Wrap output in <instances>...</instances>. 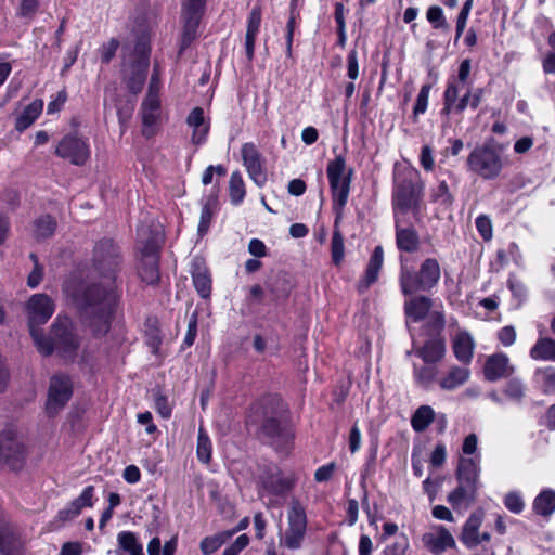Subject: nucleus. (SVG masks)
<instances>
[{
    "mask_svg": "<svg viewBox=\"0 0 555 555\" xmlns=\"http://www.w3.org/2000/svg\"><path fill=\"white\" fill-rule=\"evenodd\" d=\"M30 258L33 259L34 261V269L33 271L29 273L28 275V279H27V285L30 287V288H36L40 282L42 281V278H43V269L42 267L39 264L38 262V258L35 254H31L30 255Z\"/></svg>",
    "mask_w": 555,
    "mask_h": 555,
    "instance_id": "nucleus-53",
    "label": "nucleus"
},
{
    "mask_svg": "<svg viewBox=\"0 0 555 555\" xmlns=\"http://www.w3.org/2000/svg\"><path fill=\"white\" fill-rule=\"evenodd\" d=\"M384 262V249L380 245L376 246L370 257L365 274L358 284L359 292H365L376 282Z\"/></svg>",
    "mask_w": 555,
    "mask_h": 555,
    "instance_id": "nucleus-25",
    "label": "nucleus"
},
{
    "mask_svg": "<svg viewBox=\"0 0 555 555\" xmlns=\"http://www.w3.org/2000/svg\"><path fill=\"white\" fill-rule=\"evenodd\" d=\"M133 109H134V103H132V102L127 103L124 107L117 108V116H118V122L120 126L121 134L125 133V131L127 129V124L132 116Z\"/></svg>",
    "mask_w": 555,
    "mask_h": 555,
    "instance_id": "nucleus-57",
    "label": "nucleus"
},
{
    "mask_svg": "<svg viewBox=\"0 0 555 555\" xmlns=\"http://www.w3.org/2000/svg\"><path fill=\"white\" fill-rule=\"evenodd\" d=\"M186 124L192 129V142L202 145L206 142L210 124L202 107H194L186 117Z\"/></svg>",
    "mask_w": 555,
    "mask_h": 555,
    "instance_id": "nucleus-22",
    "label": "nucleus"
},
{
    "mask_svg": "<svg viewBox=\"0 0 555 555\" xmlns=\"http://www.w3.org/2000/svg\"><path fill=\"white\" fill-rule=\"evenodd\" d=\"M476 228L481 237L486 241L491 240L492 237V222L490 218L486 215H480L476 218Z\"/></svg>",
    "mask_w": 555,
    "mask_h": 555,
    "instance_id": "nucleus-54",
    "label": "nucleus"
},
{
    "mask_svg": "<svg viewBox=\"0 0 555 555\" xmlns=\"http://www.w3.org/2000/svg\"><path fill=\"white\" fill-rule=\"evenodd\" d=\"M396 246L400 251L414 253L420 247V235L405 218H395Z\"/></svg>",
    "mask_w": 555,
    "mask_h": 555,
    "instance_id": "nucleus-21",
    "label": "nucleus"
},
{
    "mask_svg": "<svg viewBox=\"0 0 555 555\" xmlns=\"http://www.w3.org/2000/svg\"><path fill=\"white\" fill-rule=\"evenodd\" d=\"M249 543L247 534H241L236 540L228 546L222 555H238Z\"/></svg>",
    "mask_w": 555,
    "mask_h": 555,
    "instance_id": "nucleus-62",
    "label": "nucleus"
},
{
    "mask_svg": "<svg viewBox=\"0 0 555 555\" xmlns=\"http://www.w3.org/2000/svg\"><path fill=\"white\" fill-rule=\"evenodd\" d=\"M279 405L280 401L276 398L268 397L256 403L253 409L256 413L262 412L261 434L270 440L278 452L287 454L293 448L295 434L291 422L283 415Z\"/></svg>",
    "mask_w": 555,
    "mask_h": 555,
    "instance_id": "nucleus-3",
    "label": "nucleus"
},
{
    "mask_svg": "<svg viewBox=\"0 0 555 555\" xmlns=\"http://www.w3.org/2000/svg\"><path fill=\"white\" fill-rule=\"evenodd\" d=\"M533 509L538 515L551 516L555 512V492L550 489L540 492L533 501Z\"/></svg>",
    "mask_w": 555,
    "mask_h": 555,
    "instance_id": "nucleus-38",
    "label": "nucleus"
},
{
    "mask_svg": "<svg viewBox=\"0 0 555 555\" xmlns=\"http://www.w3.org/2000/svg\"><path fill=\"white\" fill-rule=\"evenodd\" d=\"M431 308V300L426 296H416L405 301L404 312L408 319L418 322L423 320Z\"/></svg>",
    "mask_w": 555,
    "mask_h": 555,
    "instance_id": "nucleus-32",
    "label": "nucleus"
},
{
    "mask_svg": "<svg viewBox=\"0 0 555 555\" xmlns=\"http://www.w3.org/2000/svg\"><path fill=\"white\" fill-rule=\"evenodd\" d=\"M503 168L502 154L492 144L476 146L467 157V169L485 180L496 179Z\"/></svg>",
    "mask_w": 555,
    "mask_h": 555,
    "instance_id": "nucleus-9",
    "label": "nucleus"
},
{
    "mask_svg": "<svg viewBox=\"0 0 555 555\" xmlns=\"http://www.w3.org/2000/svg\"><path fill=\"white\" fill-rule=\"evenodd\" d=\"M426 364H435L441 361L446 354L444 340L441 338H433L425 343L422 348L415 350Z\"/></svg>",
    "mask_w": 555,
    "mask_h": 555,
    "instance_id": "nucleus-30",
    "label": "nucleus"
},
{
    "mask_svg": "<svg viewBox=\"0 0 555 555\" xmlns=\"http://www.w3.org/2000/svg\"><path fill=\"white\" fill-rule=\"evenodd\" d=\"M117 544L128 555H144L143 545L132 531H120L117 534Z\"/></svg>",
    "mask_w": 555,
    "mask_h": 555,
    "instance_id": "nucleus-36",
    "label": "nucleus"
},
{
    "mask_svg": "<svg viewBox=\"0 0 555 555\" xmlns=\"http://www.w3.org/2000/svg\"><path fill=\"white\" fill-rule=\"evenodd\" d=\"M420 164L426 171H433L435 168L434 151L429 145H424L420 154Z\"/></svg>",
    "mask_w": 555,
    "mask_h": 555,
    "instance_id": "nucleus-58",
    "label": "nucleus"
},
{
    "mask_svg": "<svg viewBox=\"0 0 555 555\" xmlns=\"http://www.w3.org/2000/svg\"><path fill=\"white\" fill-rule=\"evenodd\" d=\"M340 219L335 218L334 231L331 241V257L336 267H339L345 257L344 236L338 228Z\"/></svg>",
    "mask_w": 555,
    "mask_h": 555,
    "instance_id": "nucleus-40",
    "label": "nucleus"
},
{
    "mask_svg": "<svg viewBox=\"0 0 555 555\" xmlns=\"http://www.w3.org/2000/svg\"><path fill=\"white\" fill-rule=\"evenodd\" d=\"M433 199L441 205H451L453 196L446 181H441L433 193Z\"/></svg>",
    "mask_w": 555,
    "mask_h": 555,
    "instance_id": "nucleus-52",
    "label": "nucleus"
},
{
    "mask_svg": "<svg viewBox=\"0 0 555 555\" xmlns=\"http://www.w3.org/2000/svg\"><path fill=\"white\" fill-rule=\"evenodd\" d=\"M452 348L455 358L463 364L472 362L475 349V341L466 331H459L452 339Z\"/></svg>",
    "mask_w": 555,
    "mask_h": 555,
    "instance_id": "nucleus-26",
    "label": "nucleus"
},
{
    "mask_svg": "<svg viewBox=\"0 0 555 555\" xmlns=\"http://www.w3.org/2000/svg\"><path fill=\"white\" fill-rule=\"evenodd\" d=\"M347 76L351 80H356L359 76L358 52L354 49L347 56Z\"/></svg>",
    "mask_w": 555,
    "mask_h": 555,
    "instance_id": "nucleus-61",
    "label": "nucleus"
},
{
    "mask_svg": "<svg viewBox=\"0 0 555 555\" xmlns=\"http://www.w3.org/2000/svg\"><path fill=\"white\" fill-rule=\"evenodd\" d=\"M54 153L75 166H83L90 158L91 149L87 138L78 133H68L60 140Z\"/></svg>",
    "mask_w": 555,
    "mask_h": 555,
    "instance_id": "nucleus-11",
    "label": "nucleus"
},
{
    "mask_svg": "<svg viewBox=\"0 0 555 555\" xmlns=\"http://www.w3.org/2000/svg\"><path fill=\"white\" fill-rule=\"evenodd\" d=\"M232 537V533H218L211 537H206L201 542V551L205 555H210L216 552L228 539Z\"/></svg>",
    "mask_w": 555,
    "mask_h": 555,
    "instance_id": "nucleus-46",
    "label": "nucleus"
},
{
    "mask_svg": "<svg viewBox=\"0 0 555 555\" xmlns=\"http://www.w3.org/2000/svg\"><path fill=\"white\" fill-rule=\"evenodd\" d=\"M326 173L333 197V209L337 219H341L350 192L352 170L346 168L345 158L339 155L328 162Z\"/></svg>",
    "mask_w": 555,
    "mask_h": 555,
    "instance_id": "nucleus-8",
    "label": "nucleus"
},
{
    "mask_svg": "<svg viewBox=\"0 0 555 555\" xmlns=\"http://www.w3.org/2000/svg\"><path fill=\"white\" fill-rule=\"evenodd\" d=\"M429 92H430L429 85H424L421 88V90L417 94V98H416L414 108H413L414 120H416L420 115H422L426 112L427 106H428Z\"/></svg>",
    "mask_w": 555,
    "mask_h": 555,
    "instance_id": "nucleus-50",
    "label": "nucleus"
},
{
    "mask_svg": "<svg viewBox=\"0 0 555 555\" xmlns=\"http://www.w3.org/2000/svg\"><path fill=\"white\" fill-rule=\"evenodd\" d=\"M54 310L55 305L47 294H35L28 299L26 312L30 335L41 354L49 356L56 349L64 357L72 358L79 341L68 318L57 317L55 319L51 328V337H46L38 328L52 317Z\"/></svg>",
    "mask_w": 555,
    "mask_h": 555,
    "instance_id": "nucleus-2",
    "label": "nucleus"
},
{
    "mask_svg": "<svg viewBox=\"0 0 555 555\" xmlns=\"http://www.w3.org/2000/svg\"><path fill=\"white\" fill-rule=\"evenodd\" d=\"M23 542L15 530L9 526L0 527V555H21Z\"/></svg>",
    "mask_w": 555,
    "mask_h": 555,
    "instance_id": "nucleus-29",
    "label": "nucleus"
},
{
    "mask_svg": "<svg viewBox=\"0 0 555 555\" xmlns=\"http://www.w3.org/2000/svg\"><path fill=\"white\" fill-rule=\"evenodd\" d=\"M39 8L38 0H21L17 14L24 18H33Z\"/></svg>",
    "mask_w": 555,
    "mask_h": 555,
    "instance_id": "nucleus-55",
    "label": "nucleus"
},
{
    "mask_svg": "<svg viewBox=\"0 0 555 555\" xmlns=\"http://www.w3.org/2000/svg\"><path fill=\"white\" fill-rule=\"evenodd\" d=\"M336 470V464L334 462L327 463L320 466L314 473V479L317 482H325L332 479Z\"/></svg>",
    "mask_w": 555,
    "mask_h": 555,
    "instance_id": "nucleus-59",
    "label": "nucleus"
},
{
    "mask_svg": "<svg viewBox=\"0 0 555 555\" xmlns=\"http://www.w3.org/2000/svg\"><path fill=\"white\" fill-rule=\"evenodd\" d=\"M159 117V96L146 94L141 105L142 133L144 137L150 138L155 134Z\"/></svg>",
    "mask_w": 555,
    "mask_h": 555,
    "instance_id": "nucleus-20",
    "label": "nucleus"
},
{
    "mask_svg": "<svg viewBox=\"0 0 555 555\" xmlns=\"http://www.w3.org/2000/svg\"><path fill=\"white\" fill-rule=\"evenodd\" d=\"M94 503V487L87 486L78 498L57 512L55 521L61 524L68 522L78 517L85 507H93Z\"/></svg>",
    "mask_w": 555,
    "mask_h": 555,
    "instance_id": "nucleus-19",
    "label": "nucleus"
},
{
    "mask_svg": "<svg viewBox=\"0 0 555 555\" xmlns=\"http://www.w3.org/2000/svg\"><path fill=\"white\" fill-rule=\"evenodd\" d=\"M159 227L141 224L138 228V249L140 254L138 272L142 281L154 284L159 280V249L162 244Z\"/></svg>",
    "mask_w": 555,
    "mask_h": 555,
    "instance_id": "nucleus-5",
    "label": "nucleus"
},
{
    "mask_svg": "<svg viewBox=\"0 0 555 555\" xmlns=\"http://www.w3.org/2000/svg\"><path fill=\"white\" fill-rule=\"evenodd\" d=\"M205 4L206 0H183L181 13L203 16Z\"/></svg>",
    "mask_w": 555,
    "mask_h": 555,
    "instance_id": "nucleus-56",
    "label": "nucleus"
},
{
    "mask_svg": "<svg viewBox=\"0 0 555 555\" xmlns=\"http://www.w3.org/2000/svg\"><path fill=\"white\" fill-rule=\"evenodd\" d=\"M530 357L538 361L555 362V340L548 337L539 338L530 349Z\"/></svg>",
    "mask_w": 555,
    "mask_h": 555,
    "instance_id": "nucleus-35",
    "label": "nucleus"
},
{
    "mask_svg": "<svg viewBox=\"0 0 555 555\" xmlns=\"http://www.w3.org/2000/svg\"><path fill=\"white\" fill-rule=\"evenodd\" d=\"M503 392L511 401L521 403L526 395V386L520 378H511L504 386Z\"/></svg>",
    "mask_w": 555,
    "mask_h": 555,
    "instance_id": "nucleus-45",
    "label": "nucleus"
},
{
    "mask_svg": "<svg viewBox=\"0 0 555 555\" xmlns=\"http://www.w3.org/2000/svg\"><path fill=\"white\" fill-rule=\"evenodd\" d=\"M261 8L254 7L247 21V30L245 35V50L248 60H251L255 51V42L261 24Z\"/></svg>",
    "mask_w": 555,
    "mask_h": 555,
    "instance_id": "nucleus-28",
    "label": "nucleus"
},
{
    "mask_svg": "<svg viewBox=\"0 0 555 555\" xmlns=\"http://www.w3.org/2000/svg\"><path fill=\"white\" fill-rule=\"evenodd\" d=\"M483 521V512H473L466 519L460 535L461 542L467 548H475L479 545V529Z\"/></svg>",
    "mask_w": 555,
    "mask_h": 555,
    "instance_id": "nucleus-24",
    "label": "nucleus"
},
{
    "mask_svg": "<svg viewBox=\"0 0 555 555\" xmlns=\"http://www.w3.org/2000/svg\"><path fill=\"white\" fill-rule=\"evenodd\" d=\"M437 374V367L431 364L421 366L414 364L413 377L415 383L422 388L428 389L436 380Z\"/></svg>",
    "mask_w": 555,
    "mask_h": 555,
    "instance_id": "nucleus-41",
    "label": "nucleus"
},
{
    "mask_svg": "<svg viewBox=\"0 0 555 555\" xmlns=\"http://www.w3.org/2000/svg\"><path fill=\"white\" fill-rule=\"evenodd\" d=\"M218 209V196L217 194H210L205 197L202 211H201V218L198 222L197 232L199 236H204L209 228L212 220L214 215L216 214Z\"/></svg>",
    "mask_w": 555,
    "mask_h": 555,
    "instance_id": "nucleus-34",
    "label": "nucleus"
},
{
    "mask_svg": "<svg viewBox=\"0 0 555 555\" xmlns=\"http://www.w3.org/2000/svg\"><path fill=\"white\" fill-rule=\"evenodd\" d=\"M212 446L207 433L201 427L197 437V457L203 463H208L211 459Z\"/></svg>",
    "mask_w": 555,
    "mask_h": 555,
    "instance_id": "nucleus-47",
    "label": "nucleus"
},
{
    "mask_svg": "<svg viewBox=\"0 0 555 555\" xmlns=\"http://www.w3.org/2000/svg\"><path fill=\"white\" fill-rule=\"evenodd\" d=\"M196 335H197V314L193 313L189 319L188 332L183 339V346L191 347L195 341Z\"/></svg>",
    "mask_w": 555,
    "mask_h": 555,
    "instance_id": "nucleus-60",
    "label": "nucleus"
},
{
    "mask_svg": "<svg viewBox=\"0 0 555 555\" xmlns=\"http://www.w3.org/2000/svg\"><path fill=\"white\" fill-rule=\"evenodd\" d=\"M34 228L36 238L44 240L54 233L56 221L50 215H44L35 220Z\"/></svg>",
    "mask_w": 555,
    "mask_h": 555,
    "instance_id": "nucleus-44",
    "label": "nucleus"
},
{
    "mask_svg": "<svg viewBox=\"0 0 555 555\" xmlns=\"http://www.w3.org/2000/svg\"><path fill=\"white\" fill-rule=\"evenodd\" d=\"M480 455L459 459L456 488L448 494L447 501L454 509L467 508L475 503L479 487Z\"/></svg>",
    "mask_w": 555,
    "mask_h": 555,
    "instance_id": "nucleus-4",
    "label": "nucleus"
},
{
    "mask_svg": "<svg viewBox=\"0 0 555 555\" xmlns=\"http://www.w3.org/2000/svg\"><path fill=\"white\" fill-rule=\"evenodd\" d=\"M435 420V411L430 405H421L411 417V426L416 433H423Z\"/></svg>",
    "mask_w": 555,
    "mask_h": 555,
    "instance_id": "nucleus-39",
    "label": "nucleus"
},
{
    "mask_svg": "<svg viewBox=\"0 0 555 555\" xmlns=\"http://www.w3.org/2000/svg\"><path fill=\"white\" fill-rule=\"evenodd\" d=\"M246 195L245 183L240 171L232 172L229 181V196L234 206L240 205Z\"/></svg>",
    "mask_w": 555,
    "mask_h": 555,
    "instance_id": "nucleus-42",
    "label": "nucleus"
},
{
    "mask_svg": "<svg viewBox=\"0 0 555 555\" xmlns=\"http://www.w3.org/2000/svg\"><path fill=\"white\" fill-rule=\"evenodd\" d=\"M191 274L194 287L198 295L207 299L211 294V276L205 264L199 258H194L191 263Z\"/></svg>",
    "mask_w": 555,
    "mask_h": 555,
    "instance_id": "nucleus-23",
    "label": "nucleus"
},
{
    "mask_svg": "<svg viewBox=\"0 0 555 555\" xmlns=\"http://www.w3.org/2000/svg\"><path fill=\"white\" fill-rule=\"evenodd\" d=\"M507 286L513 296L521 304L527 297V288L525 284L518 280L514 274H511L507 280Z\"/></svg>",
    "mask_w": 555,
    "mask_h": 555,
    "instance_id": "nucleus-51",
    "label": "nucleus"
},
{
    "mask_svg": "<svg viewBox=\"0 0 555 555\" xmlns=\"http://www.w3.org/2000/svg\"><path fill=\"white\" fill-rule=\"evenodd\" d=\"M423 545L434 555H440L448 548L456 546L451 532L443 526H434L429 532L422 535Z\"/></svg>",
    "mask_w": 555,
    "mask_h": 555,
    "instance_id": "nucleus-17",
    "label": "nucleus"
},
{
    "mask_svg": "<svg viewBox=\"0 0 555 555\" xmlns=\"http://www.w3.org/2000/svg\"><path fill=\"white\" fill-rule=\"evenodd\" d=\"M515 372V366L511 363L507 354L496 352L487 357L483 365V375L488 382H496L511 377Z\"/></svg>",
    "mask_w": 555,
    "mask_h": 555,
    "instance_id": "nucleus-18",
    "label": "nucleus"
},
{
    "mask_svg": "<svg viewBox=\"0 0 555 555\" xmlns=\"http://www.w3.org/2000/svg\"><path fill=\"white\" fill-rule=\"evenodd\" d=\"M259 482V494L261 496L266 492L273 495H284L294 487L295 480L292 477L284 476L278 466L272 465L261 474Z\"/></svg>",
    "mask_w": 555,
    "mask_h": 555,
    "instance_id": "nucleus-15",
    "label": "nucleus"
},
{
    "mask_svg": "<svg viewBox=\"0 0 555 555\" xmlns=\"http://www.w3.org/2000/svg\"><path fill=\"white\" fill-rule=\"evenodd\" d=\"M427 21L433 25L435 29L448 28V22L443 15V11L438 5L429 7L426 12Z\"/></svg>",
    "mask_w": 555,
    "mask_h": 555,
    "instance_id": "nucleus-49",
    "label": "nucleus"
},
{
    "mask_svg": "<svg viewBox=\"0 0 555 555\" xmlns=\"http://www.w3.org/2000/svg\"><path fill=\"white\" fill-rule=\"evenodd\" d=\"M243 165L246 168L249 179L259 188H262L268 180L264 160L253 142L244 143L241 147Z\"/></svg>",
    "mask_w": 555,
    "mask_h": 555,
    "instance_id": "nucleus-14",
    "label": "nucleus"
},
{
    "mask_svg": "<svg viewBox=\"0 0 555 555\" xmlns=\"http://www.w3.org/2000/svg\"><path fill=\"white\" fill-rule=\"evenodd\" d=\"M423 190L424 184L421 181L414 182L412 178L399 181L392 195L393 217L405 218L408 212H412L418 219Z\"/></svg>",
    "mask_w": 555,
    "mask_h": 555,
    "instance_id": "nucleus-10",
    "label": "nucleus"
},
{
    "mask_svg": "<svg viewBox=\"0 0 555 555\" xmlns=\"http://www.w3.org/2000/svg\"><path fill=\"white\" fill-rule=\"evenodd\" d=\"M42 109H43V101L42 100L33 101L16 117L15 129L18 132L25 131L38 119V117L42 113Z\"/></svg>",
    "mask_w": 555,
    "mask_h": 555,
    "instance_id": "nucleus-33",
    "label": "nucleus"
},
{
    "mask_svg": "<svg viewBox=\"0 0 555 555\" xmlns=\"http://www.w3.org/2000/svg\"><path fill=\"white\" fill-rule=\"evenodd\" d=\"M150 51L149 40L142 37L138 40L133 52L124 57V81L133 94L141 92L145 82Z\"/></svg>",
    "mask_w": 555,
    "mask_h": 555,
    "instance_id": "nucleus-7",
    "label": "nucleus"
},
{
    "mask_svg": "<svg viewBox=\"0 0 555 555\" xmlns=\"http://www.w3.org/2000/svg\"><path fill=\"white\" fill-rule=\"evenodd\" d=\"M67 100V94L65 90H61L56 93V95L48 103L47 113L55 114L61 111L63 105Z\"/></svg>",
    "mask_w": 555,
    "mask_h": 555,
    "instance_id": "nucleus-64",
    "label": "nucleus"
},
{
    "mask_svg": "<svg viewBox=\"0 0 555 555\" xmlns=\"http://www.w3.org/2000/svg\"><path fill=\"white\" fill-rule=\"evenodd\" d=\"M73 395V383L65 374H56L51 377L48 399L47 413L51 416L56 415L68 402Z\"/></svg>",
    "mask_w": 555,
    "mask_h": 555,
    "instance_id": "nucleus-13",
    "label": "nucleus"
},
{
    "mask_svg": "<svg viewBox=\"0 0 555 555\" xmlns=\"http://www.w3.org/2000/svg\"><path fill=\"white\" fill-rule=\"evenodd\" d=\"M119 47V42L116 39H111L108 42L101 47V60L107 64L115 56L116 51Z\"/></svg>",
    "mask_w": 555,
    "mask_h": 555,
    "instance_id": "nucleus-63",
    "label": "nucleus"
},
{
    "mask_svg": "<svg viewBox=\"0 0 555 555\" xmlns=\"http://www.w3.org/2000/svg\"><path fill=\"white\" fill-rule=\"evenodd\" d=\"M92 261L101 282L81 285L70 279L64 283L63 291L82 310L94 335L102 336L109 331L120 297L116 284L122 263L119 246L112 238L99 241L94 246Z\"/></svg>",
    "mask_w": 555,
    "mask_h": 555,
    "instance_id": "nucleus-1",
    "label": "nucleus"
},
{
    "mask_svg": "<svg viewBox=\"0 0 555 555\" xmlns=\"http://www.w3.org/2000/svg\"><path fill=\"white\" fill-rule=\"evenodd\" d=\"M467 85L463 86L459 80L450 77L447 83V88L443 93V107L441 113L443 115H450L452 113V105L456 102L462 90L466 91Z\"/></svg>",
    "mask_w": 555,
    "mask_h": 555,
    "instance_id": "nucleus-37",
    "label": "nucleus"
},
{
    "mask_svg": "<svg viewBox=\"0 0 555 555\" xmlns=\"http://www.w3.org/2000/svg\"><path fill=\"white\" fill-rule=\"evenodd\" d=\"M0 450L4 463L11 468L17 469L25 459V448L12 429H5L0 434Z\"/></svg>",
    "mask_w": 555,
    "mask_h": 555,
    "instance_id": "nucleus-16",
    "label": "nucleus"
},
{
    "mask_svg": "<svg viewBox=\"0 0 555 555\" xmlns=\"http://www.w3.org/2000/svg\"><path fill=\"white\" fill-rule=\"evenodd\" d=\"M441 268L437 259L426 258L420 264L417 271L410 270L401 264L400 287L404 295H412L417 292H428L440 281Z\"/></svg>",
    "mask_w": 555,
    "mask_h": 555,
    "instance_id": "nucleus-6",
    "label": "nucleus"
},
{
    "mask_svg": "<svg viewBox=\"0 0 555 555\" xmlns=\"http://www.w3.org/2000/svg\"><path fill=\"white\" fill-rule=\"evenodd\" d=\"M470 377V370L467 366H451L448 372L438 380L441 390L453 391L465 385Z\"/></svg>",
    "mask_w": 555,
    "mask_h": 555,
    "instance_id": "nucleus-27",
    "label": "nucleus"
},
{
    "mask_svg": "<svg viewBox=\"0 0 555 555\" xmlns=\"http://www.w3.org/2000/svg\"><path fill=\"white\" fill-rule=\"evenodd\" d=\"M534 378L544 393L555 392V367L546 366L537 369Z\"/></svg>",
    "mask_w": 555,
    "mask_h": 555,
    "instance_id": "nucleus-43",
    "label": "nucleus"
},
{
    "mask_svg": "<svg viewBox=\"0 0 555 555\" xmlns=\"http://www.w3.org/2000/svg\"><path fill=\"white\" fill-rule=\"evenodd\" d=\"M307 530V516L299 502H293L287 514V528L281 544L289 550L301 546Z\"/></svg>",
    "mask_w": 555,
    "mask_h": 555,
    "instance_id": "nucleus-12",
    "label": "nucleus"
},
{
    "mask_svg": "<svg viewBox=\"0 0 555 555\" xmlns=\"http://www.w3.org/2000/svg\"><path fill=\"white\" fill-rule=\"evenodd\" d=\"M503 503L505 507L514 514H520L525 508V501L519 491L507 492L503 499Z\"/></svg>",
    "mask_w": 555,
    "mask_h": 555,
    "instance_id": "nucleus-48",
    "label": "nucleus"
},
{
    "mask_svg": "<svg viewBox=\"0 0 555 555\" xmlns=\"http://www.w3.org/2000/svg\"><path fill=\"white\" fill-rule=\"evenodd\" d=\"M182 17V35L180 41V53L188 49L197 37V28L202 20V15L184 14Z\"/></svg>",
    "mask_w": 555,
    "mask_h": 555,
    "instance_id": "nucleus-31",
    "label": "nucleus"
}]
</instances>
